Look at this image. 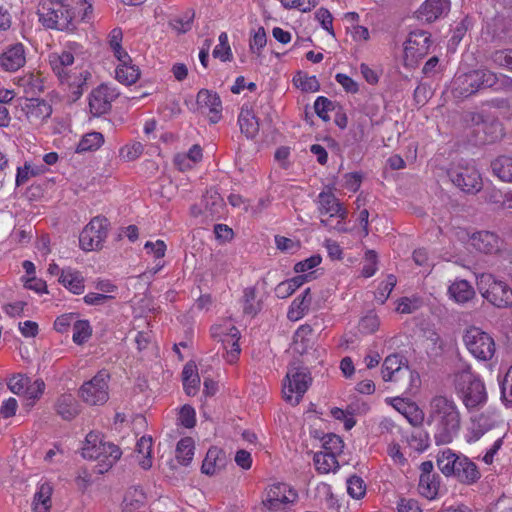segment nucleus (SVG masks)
Returning a JSON list of instances; mask_svg holds the SVG:
<instances>
[{
    "instance_id": "obj_1",
    "label": "nucleus",
    "mask_w": 512,
    "mask_h": 512,
    "mask_svg": "<svg viewBox=\"0 0 512 512\" xmlns=\"http://www.w3.org/2000/svg\"><path fill=\"white\" fill-rule=\"evenodd\" d=\"M429 420L434 425V440L437 445H446L458 437L462 418L453 398L434 396L430 401Z\"/></svg>"
},
{
    "instance_id": "obj_2",
    "label": "nucleus",
    "mask_w": 512,
    "mask_h": 512,
    "mask_svg": "<svg viewBox=\"0 0 512 512\" xmlns=\"http://www.w3.org/2000/svg\"><path fill=\"white\" fill-rule=\"evenodd\" d=\"M502 85L512 87V79L505 75L498 76L486 69L459 74L454 79V89L463 97H468L482 88L498 90Z\"/></svg>"
},
{
    "instance_id": "obj_3",
    "label": "nucleus",
    "mask_w": 512,
    "mask_h": 512,
    "mask_svg": "<svg viewBox=\"0 0 512 512\" xmlns=\"http://www.w3.org/2000/svg\"><path fill=\"white\" fill-rule=\"evenodd\" d=\"M437 466L445 476H453L459 482L472 485L480 479L476 464L464 455H458L447 448L439 452Z\"/></svg>"
},
{
    "instance_id": "obj_4",
    "label": "nucleus",
    "mask_w": 512,
    "mask_h": 512,
    "mask_svg": "<svg viewBox=\"0 0 512 512\" xmlns=\"http://www.w3.org/2000/svg\"><path fill=\"white\" fill-rule=\"evenodd\" d=\"M121 455L120 448L113 443L103 442L100 433L91 431L87 434L82 447V456L85 459L97 461V473L107 472Z\"/></svg>"
},
{
    "instance_id": "obj_5",
    "label": "nucleus",
    "mask_w": 512,
    "mask_h": 512,
    "mask_svg": "<svg viewBox=\"0 0 512 512\" xmlns=\"http://www.w3.org/2000/svg\"><path fill=\"white\" fill-rule=\"evenodd\" d=\"M455 387L461 393L462 402L468 412L481 409L487 403L485 384L469 368L455 374Z\"/></svg>"
},
{
    "instance_id": "obj_6",
    "label": "nucleus",
    "mask_w": 512,
    "mask_h": 512,
    "mask_svg": "<svg viewBox=\"0 0 512 512\" xmlns=\"http://www.w3.org/2000/svg\"><path fill=\"white\" fill-rule=\"evenodd\" d=\"M317 211L320 216V223L328 230L339 233H347L350 229L346 226L345 220L348 210L332 192H321L317 197Z\"/></svg>"
},
{
    "instance_id": "obj_7",
    "label": "nucleus",
    "mask_w": 512,
    "mask_h": 512,
    "mask_svg": "<svg viewBox=\"0 0 512 512\" xmlns=\"http://www.w3.org/2000/svg\"><path fill=\"white\" fill-rule=\"evenodd\" d=\"M49 61L54 73L62 82H66L74 100L80 98L84 92L90 73L80 71L78 74H69L67 68L74 62V56L70 52H62L61 55L52 54Z\"/></svg>"
},
{
    "instance_id": "obj_8",
    "label": "nucleus",
    "mask_w": 512,
    "mask_h": 512,
    "mask_svg": "<svg viewBox=\"0 0 512 512\" xmlns=\"http://www.w3.org/2000/svg\"><path fill=\"white\" fill-rule=\"evenodd\" d=\"M477 287L482 297L497 308L512 307V288L507 282L491 273L477 277Z\"/></svg>"
},
{
    "instance_id": "obj_9",
    "label": "nucleus",
    "mask_w": 512,
    "mask_h": 512,
    "mask_svg": "<svg viewBox=\"0 0 512 512\" xmlns=\"http://www.w3.org/2000/svg\"><path fill=\"white\" fill-rule=\"evenodd\" d=\"M447 175L453 185L464 193L476 194L482 189L481 175L469 162H453L447 170Z\"/></svg>"
},
{
    "instance_id": "obj_10",
    "label": "nucleus",
    "mask_w": 512,
    "mask_h": 512,
    "mask_svg": "<svg viewBox=\"0 0 512 512\" xmlns=\"http://www.w3.org/2000/svg\"><path fill=\"white\" fill-rule=\"evenodd\" d=\"M110 374L100 370L92 379L84 382L79 389V397L90 406L103 405L109 399Z\"/></svg>"
},
{
    "instance_id": "obj_11",
    "label": "nucleus",
    "mask_w": 512,
    "mask_h": 512,
    "mask_svg": "<svg viewBox=\"0 0 512 512\" xmlns=\"http://www.w3.org/2000/svg\"><path fill=\"white\" fill-rule=\"evenodd\" d=\"M468 351L478 360L488 361L495 354L496 347L492 336L478 327H470L463 335Z\"/></svg>"
},
{
    "instance_id": "obj_12",
    "label": "nucleus",
    "mask_w": 512,
    "mask_h": 512,
    "mask_svg": "<svg viewBox=\"0 0 512 512\" xmlns=\"http://www.w3.org/2000/svg\"><path fill=\"white\" fill-rule=\"evenodd\" d=\"M500 422V414L493 408H488L480 413L472 414L467 428V441L469 443L478 441L487 432L497 427Z\"/></svg>"
},
{
    "instance_id": "obj_13",
    "label": "nucleus",
    "mask_w": 512,
    "mask_h": 512,
    "mask_svg": "<svg viewBox=\"0 0 512 512\" xmlns=\"http://www.w3.org/2000/svg\"><path fill=\"white\" fill-rule=\"evenodd\" d=\"M108 225L109 222L105 217H94L80 233V247L85 251L100 249L107 238Z\"/></svg>"
},
{
    "instance_id": "obj_14",
    "label": "nucleus",
    "mask_w": 512,
    "mask_h": 512,
    "mask_svg": "<svg viewBox=\"0 0 512 512\" xmlns=\"http://www.w3.org/2000/svg\"><path fill=\"white\" fill-rule=\"evenodd\" d=\"M311 378L304 369H289L283 384V397L292 405H297L307 391Z\"/></svg>"
},
{
    "instance_id": "obj_15",
    "label": "nucleus",
    "mask_w": 512,
    "mask_h": 512,
    "mask_svg": "<svg viewBox=\"0 0 512 512\" xmlns=\"http://www.w3.org/2000/svg\"><path fill=\"white\" fill-rule=\"evenodd\" d=\"M297 498V494L284 483H276L269 487L262 503L270 511H283Z\"/></svg>"
},
{
    "instance_id": "obj_16",
    "label": "nucleus",
    "mask_w": 512,
    "mask_h": 512,
    "mask_svg": "<svg viewBox=\"0 0 512 512\" xmlns=\"http://www.w3.org/2000/svg\"><path fill=\"white\" fill-rule=\"evenodd\" d=\"M115 88L102 84L94 89L89 98L90 110L94 115H102L111 108V103L118 97Z\"/></svg>"
},
{
    "instance_id": "obj_17",
    "label": "nucleus",
    "mask_w": 512,
    "mask_h": 512,
    "mask_svg": "<svg viewBox=\"0 0 512 512\" xmlns=\"http://www.w3.org/2000/svg\"><path fill=\"white\" fill-rule=\"evenodd\" d=\"M198 109L209 116L211 123L215 124L221 119L222 102L219 95L208 89H201L197 93Z\"/></svg>"
},
{
    "instance_id": "obj_18",
    "label": "nucleus",
    "mask_w": 512,
    "mask_h": 512,
    "mask_svg": "<svg viewBox=\"0 0 512 512\" xmlns=\"http://www.w3.org/2000/svg\"><path fill=\"white\" fill-rule=\"evenodd\" d=\"M450 0H425L416 10L415 16L424 23H433L450 11Z\"/></svg>"
},
{
    "instance_id": "obj_19",
    "label": "nucleus",
    "mask_w": 512,
    "mask_h": 512,
    "mask_svg": "<svg viewBox=\"0 0 512 512\" xmlns=\"http://www.w3.org/2000/svg\"><path fill=\"white\" fill-rule=\"evenodd\" d=\"M57 12L53 17L43 18L44 20V27L48 29H56V30H87L86 27H79L75 24L76 14L74 12H71V10L63 5L59 4V7H57Z\"/></svg>"
},
{
    "instance_id": "obj_20",
    "label": "nucleus",
    "mask_w": 512,
    "mask_h": 512,
    "mask_svg": "<svg viewBox=\"0 0 512 512\" xmlns=\"http://www.w3.org/2000/svg\"><path fill=\"white\" fill-rule=\"evenodd\" d=\"M26 117L33 125H40L52 114V106L49 102L39 98H27L23 107Z\"/></svg>"
},
{
    "instance_id": "obj_21",
    "label": "nucleus",
    "mask_w": 512,
    "mask_h": 512,
    "mask_svg": "<svg viewBox=\"0 0 512 512\" xmlns=\"http://www.w3.org/2000/svg\"><path fill=\"white\" fill-rule=\"evenodd\" d=\"M404 358L398 354L388 355L382 364L381 375L385 382H398L409 372V367L404 366Z\"/></svg>"
},
{
    "instance_id": "obj_22",
    "label": "nucleus",
    "mask_w": 512,
    "mask_h": 512,
    "mask_svg": "<svg viewBox=\"0 0 512 512\" xmlns=\"http://www.w3.org/2000/svg\"><path fill=\"white\" fill-rule=\"evenodd\" d=\"M464 121L470 126H482L483 131L491 135L487 136L484 142H494L502 135L501 123L498 120H492L489 124L485 120V116L479 112H467L464 116Z\"/></svg>"
},
{
    "instance_id": "obj_23",
    "label": "nucleus",
    "mask_w": 512,
    "mask_h": 512,
    "mask_svg": "<svg viewBox=\"0 0 512 512\" xmlns=\"http://www.w3.org/2000/svg\"><path fill=\"white\" fill-rule=\"evenodd\" d=\"M430 38L426 34H410L404 45L405 60L414 61L427 55Z\"/></svg>"
},
{
    "instance_id": "obj_24",
    "label": "nucleus",
    "mask_w": 512,
    "mask_h": 512,
    "mask_svg": "<svg viewBox=\"0 0 512 512\" xmlns=\"http://www.w3.org/2000/svg\"><path fill=\"white\" fill-rule=\"evenodd\" d=\"M201 205L202 209L197 210L196 207L192 208V213L197 216L204 213L207 217H220L224 211V201L220 194L215 190H209L203 196Z\"/></svg>"
},
{
    "instance_id": "obj_25",
    "label": "nucleus",
    "mask_w": 512,
    "mask_h": 512,
    "mask_svg": "<svg viewBox=\"0 0 512 512\" xmlns=\"http://www.w3.org/2000/svg\"><path fill=\"white\" fill-rule=\"evenodd\" d=\"M471 244L482 253L493 254L500 250L502 241L493 232L479 231L471 236Z\"/></svg>"
},
{
    "instance_id": "obj_26",
    "label": "nucleus",
    "mask_w": 512,
    "mask_h": 512,
    "mask_svg": "<svg viewBox=\"0 0 512 512\" xmlns=\"http://www.w3.org/2000/svg\"><path fill=\"white\" fill-rule=\"evenodd\" d=\"M25 51L22 44L12 45L0 55V66L9 72L21 68L25 64Z\"/></svg>"
},
{
    "instance_id": "obj_27",
    "label": "nucleus",
    "mask_w": 512,
    "mask_h": 512,
    "mask_svg": "<svg viewBox=\"0 0 512 512\" xmlns=\"http://www.w3.org/2000/svg\"><path fill=\"white\" fill-rule=\"evenodd\" d=\"M55 410L63 420L67 421L74 419L80 412L79 404L71 394L60 395L56 400Z\"/></svg>"
},
{
    "instance_id": "obj_28",
    "label": "nucleus",
    "mask_w": 512,
    "mask_h": 512,
    "mask_svg": "<svg viewBox=\"0 0 512 512\" xmlns=\"http://www.w3.org/2000/svg\"><path fill=\"white\" fill-rule=\"evenodd\" d=\"M225 454L217 447L210 448L203 460L201 471L206 475H214L225 465Z\"/></svg>"
},
{
    "instance_id": "obj_29",
    "label": "nucleus",
    "mask_w": 512,
    "mask_h": 512,
    "mask_svg": "<svg viewBox=\"0 0 512 512\" xmlns=\"http://www.w3.org/2000/svg\"><path fill=\"white\" fill-rule=\"evenodd\" d=\"M448 294L458 304H464L472 300L475 290L467 280H455L448 288Z\"/></svg>"
},
{
    "instance_id": "obj_30",
    "label": "nucleus",
    "mask_w": 512,
    "mask_h": 512,
    "mask_svg": "<svg viewBox=\"0 0 512 512\" xmlns=\"http://www.w3.org/2000/svg\"><path fill=\"white\" fill-rule=\"evenodd\" d=\"M312 297L310 295V288H306L301 296L295 298L291 303L287 317L291 321H298L304 317L308 312L311 305Z\"/></svg>"
},
{
    "instance_id": "obj_31",
    "label": "nucleus",
    "mask_w": 512,
    "mask_h": 512,
    "mask_svg": "<svg viewBox=\"0 0 512 512\" xmlns=\"http://www.w3.org/2000/svg\"><path fill=\"white\" fill-rule=\"evenodd\" d=\"M313 273L297 275L291 279L279 283L275 288V294L280 299L291 296L298 288L311 279Z\"/></svg>"
},
{
    "instance_id": "obj_32",
    "label": "nucleus",
    "mask_w": 512,
    "mask_h": 512,
    "mask_svg": "<svg viewBox=\"0 0 512 512\" xmlns=\"http://www.w3.org/2000/svg\"><path fill=\"white\" fill-rule=\"evenodd\" d=\"M58 281L74 294H81L84 291V279L81 273L71 268L62 269Z\"/></svg>"
},
{
    "instance_id": "obj_33",
    "label": "nucleus",
    "mask_w": 512,
    "mask_h": 512,
    "mask_svg": "<svg viewBox=\"0 0 512 512\" xmlns=\"http://www.w3.org/2000/svg\"><path fill=\"white\" fill-rule=\"evenodd\" d=\"M152 446L151 436H142L136 444V459L138 464L145 470L152 467Z\"/></svg>"
},
{
    "instance_id": "obj_34",
    "label": "nucleus",
    "mask_w": 512,
    "mask_h": 512,
    "mask_svg": "<svg viewBox=\"0 0 512 512\" xmlns=\"http://www.w3.org/2000/svg\"><path fill=\"white\" fill-rule=\"evenodd\" d=\"M52 491L53 488L49 483H42L38 486L32 503L34 512H50Z\"/></svg>"
},
{
    "instance_id": "obj_35",
    "label": "nucleus",
    "mask_w": 512,
    "mask_h": 512,
    "mask_svg": "<svg viewBox=\"0 0 512 512\" xmlns=\"http://www.w3.org/2000/svg\"><path fill=\"white\" fill-rule=\"evenodd\" d=\"M337 457L324 451L314 453L313 463L316 471L320 474L336 472L339 469Z\"/></svg>"
},
{
    "instance_id": "obj_36",
    "label": "nucleus",
    "mask_w": 512,
    "mask_h": 512,
    "mask_svg": "<svg viewBox=\"0 0 512 512\" xmlns=\"http://www.w3.org/2000/svg\"><path fill=\"white\" fill-rule=\"evenodd\" d=\"M17 85L23 89L24 94L37 95L43 92V79L38 74L27 73L17 79Z\"/></svg>"
},
{
    "instance_id": "obj_37",
    "label": "nucleus",
    "mask_w": 512,
    "mask_h": 512,
    "mask_svg": "<svg viewBox=\"0 0 512 512\" xmlns=\"http://www.w3.org/2000/svg\"><path fill=\"white\" fill-rule=\"evenodd\" d=\"M241 132L247 138H254L259 131V123L253 111L249 108H242L238 117Z\"/></svg>"
},
{
    "instance_id": "obj_38",
    "label": "nucleus",
    "mask_w": 512,
    "mask_h": 512,
    "mask_svg": "<svg viewBox=\"0 0 512 512\" xmlns=\"http://www.w3.org/2000/svg\"><path fill=\"white\" fill-rule=\"evenodd\" d=\"M440 489V477L438 474L431 476H420L418 490L427 499H435Z\"/></svg>"
},
{
    "instance_id": "obj_39",
    "label": "nucleus",
    "mask_w": 512,
    "mask_h": 512,
    "mask_svg": "<svg viewBox=\"0 0 512 512\" xmlns=\"http://www.w3.org/2000/svg\"><path fill=\"white\" fill-rule=\"evenodd\" d=\"M116 79L124 85H132L137 82L140 77V70L136 65L119 63L115 69Z\"/></svg>"
},
{
    "instance_id": "obj_40",
    "label": "nucleus",
    "mask_w": 512,
    "mask_h": 512,
    "mask_svg": "<svg viewBox=\"0 0 512 512\" xmlns=\"http://www.w3.org/2000/svg\"><path fill=\"white\" fill-rule=\"evenodd\" d=\"M493 174L504 182H512V157L501 156L491 163Z\"/></svg>"
},
{
    "instance_id": "obj_41",
    "label": "nucleus",
    "mask_w": 512,
    "mask_h": 512,
    "mask_svg": "<svg viewBox=\"0 0 512 512\" xmlns=\"http://www.w3.org/2000/svg\"><path fill=\"white\" fill-rule=\"evenodd\" d=\"M93 2L94 0H79L77 3L80 8L78 14L76 15L75 24L79 27L81 25L89 24L90 28L95 29L94 27V19L95 15L93 14ZM89 29V27H86Z\"/></svg>"
},
{
    "instance_id": "obj_42",
    "label": "nucleus",
    "mask_w": 512,
    "mask_h": 512,
    "mask_svg": "<svg viewBox=\"0 0 512 512\" xmlns=\"http://www.w3.org/2000/svg\"><path fill=\"white\" fill-rule=\"evenodd\" d=\"M232 334L228 338H224L223 340V347L226 350V361L229 363H234L240 354V346H239V339H240V332L237 328H232Z\"/></svg>"
},
{
    "instance_id": "obj_43",
    "label": "nucleus",
    "mask_w": 512,
    "mask_h": 512,
    "mask_svg": "<svg viewBox=\"0 0 512 512\" xmlns=\"http://www.w3.org/2000/svg\"><path fill=\"white\" fill-rule=\"evenodd\" d=\"M393 407L403 414L411 424L418 425L422 421V416L414 404H408L401 398L393 399Z\"/></svg>"
},
{
    "instance_id": "obj_44",
    "label": "nucleus",
    "mask_w": 512,
    "mask_h": 512,
    "mask_svg": "<svg viewBox=\"0 0 512 512\" xmlns=\"http://www.w3.org/2000/svg\"><path fill=\"white\" fill-rule=\"evenodd\" d=\"M194 456V441L190 437L182 438L176 446V459L184 466L189 465Z\"/></svg>"
},
{
    "instance_id": "obj_45",
    "label": "nucleus",
    "mask_w": 512,
    "mask_h": 512,
    "mask_svg": "<svg viewBox=\"0 0 512 512\" xmlns=\"http://www.w3.org/2000/svg\"><path fill=\"white\" fill-rule=\"evenodd\" d=\"M104 137L100 132H91L85 134L77 145L76 152L84 153L95 151L101 147Z\"/></svg>"
},
{
    "instance_id": "obj_46",
    "label": "nucleus",
    "mask_w": 512,
    "mask_h": 512,
    "mask_svg": "<svg viewBox=\"0 0 512 512\" xmlns=\"http://www.w3.org/2000/svg\"><path fill=\"white\" fill-rule=\"evenodd\" d=\"M122 41V34H113L109 40V47L119 63L130 64L132 59L126 49L123 47Z\"/></svg>"
},
{
    "instance_id": "obj_47",
    "label": "nucleus",
    "mask_w": 512,
    "mask_h": 512,
    "mask_svg": "<svg viewBox=\"0 0 512 512\" xmlns=\"http://www.w3.org/2000/svg\"><path fill=\"white\" fill-rule=\"evenodd\" d=\"M293 83L304 92H317L320 89V83L316 76H308L303 72H298L293 77Z\"/></svg>"
},
{
    "instance_id": "obj_48",
    "label": "nucleus",
    "mask_w": 512,
    "mask_h": 512,
    "mask_svg": "<svg viewBox=\"0 0 512 512\" xmlns=\"http://www.w3.org/2000/svg\"><path fill=\"white\" fill-rule=\"evenodd\" d=\"M194 17V11L187 10L182 16L170 19L169 25L175 32H189L193 28Z\"/></svg>"
},
{
    "instance_id": "obj_49",
    "label": "nucleus",
    "mask_w": 512,
    "mask_h": 512,
    "mask_svg": "<svg viewBox=\"0 0 512 512\" xmlns=\"http://www.w3.org/2000/svg\"><path fill=\"white\" fill-rule=\"evenodd\" d=\"M344 442L340 436L330 433L322 438V451L339 456L343 453Z\"/></svg>"
},
{
    "instance_id": "obj_50",
    "label": "nucleus",
    "mask_w": 512,
    "mask_h": 512,
    "mask_svg": "<svg viewBox=\"0 0 512 512\" xmlns=\"http://www.w3.org/2000/svg\"><path fill=\"white\" fill-rule=\"evenodd\" d=\"M91 336V326L87 320H75L72 339L76 344H83Z\"/></svg>"
},
{
    "instance_id": "obj_51",
    "label": "nucleus",
    "mask_w": 512,
    "mask_h": 512,
    "mask_svg": "<svg viewBox=\"0 0 512 512\" xmlns=\"http://www.w3.org/2000/svg\"><path fill=\"white\" fill-rule=\"evenodd\" d=\"M340 21L343 24L345 32H369V28L365 25L359 24V15L356 12L345 13Z\"/></svg>"
},
{
    "instance_id": "obj_52",
    "label": "nucleus",
    "mask_w": 512,
    "mask_h": 512,
    "mask_svg": "<svg viewBox=\"0 0 512 512\" xmlns=\"http://www.w3.org/2000/svg\"><path fill=\"white\" fill-rule=\"evenodd\" d=\"M397 283V279L393 274L386 277L385 281L381 282L375 292V299L380 303L384 304L390 296L392 290Z\"/></svg>"
},
{
    "instance_id": "obj_53",
    "label": "nucleus",
    "mask_w": 512,
    "mask_h": 512,
    "mask_svg": "<svg viewBox=\"0 0 512 512\" xmlns=\"http://www.w3.org/2000/svg\"><path fill=\"white\" fill-rule=\"evenodd\" d=\"M212 55L214 58L220 59L223 62L232 59V51L228 43L227 34L219 35V43L215 46Z\"/></svg>"
},
{
    "instance_id": "obj_54",
    "label": "nucleus",
    "mask_w": 512,
    "mask_h": 512,
    "mask_svg": "<svg viewBox=\"0 0 512 512\" xmlns=\"http://www.w3.org/2000/svg\"><path fill=\"white\" fill-rule=\"evenodd\" d=\"M428 440H429L428 434L421 430L413 431L407 437L408 445L418 452H422L425 449H427V447L429 445Z\"/></svg>"
},
{
    "instance_id": "obj_55",
    "label": "nucleus",
    "mask_w": 512,
    "mask_h": 512,
    "mask_svg": "<svg viewBox=\"0 0 512 512\" xmlns=\"http://www.w3.org/2000/svg\"><path fill=\"white\" fill-rule=\"evenodd\" d=\"M334 109V103L324 96H319L314 102V110L318 117L324 121H329V111Z\"/></svg>"
},
{
    "instance_id": "obj_56",
    "label": "nucleus",
    "mask_w": 512,
    "mask_h": 512,
    "mask_svg": "<svg viewBox=\"0 0 512 512\" xmlns=\"http://www.w3.org/2000/svg\"><path fill=\"white\" fill-rule=\"evenodd\" d=\"M347 492L352 498H362L366 492L364 481L358 476L350 477L347 480Z\"/></svg>"
},
{
    "instance_id": "obj_57",
    "label": "nucleus",
    "mask_w": 512,
    "mask_h": 512,
    "mask_svg": "<svg viewBox=\"0 0 512 512\" xmlns=\"http://www.w3.org/2000/svg\"><path fill=\"white\" fill-rule=\"evenodd\" d=\"M144 151V146L140 142H134L121 148L120 156L125 161H134L139 158Z\"/></svg>"
},
{
    "instance_id": "obj_58",
    "label": "nucleus",
    "mask_w": 512,
    "mask_h": 512,
    "mask_svg": "<svg viewBox=\"0 0 512 512\" xmlns=\"http://www.w3.org/2000/svg\"><path fill=\"white\" fill-rule=\"evenodd\" d=\"M377 271V254L373 250L365 253V261L362 267L361 275L365 278L372 277Z\"/></svg>"
},
{
    "instance_id": "obj_59",
    "label": "nucleus",
    "mask_w": 512,
    "mask_h": 512,
    "mask_svg": "<svg viewBox=\"0 0 512 512\" xmlns=\"http://www.w3.org/2000/svg\"><path fill=\"white\" fill-rule=\"evenodd\" d=\"M232 328L236 327L229 321H224L222 324H215L211 327V335L223 343L224 338H228L232 334Z\"/></svg>"
},
{
    "instance_id": "obj_60",
    "label": "nucleus",
    "mask_w": 512,
    "mask_h": 512,
    "mask_svg": "<svg viewBox=\"0 0 512 512\" xmlns=\"http://www.w3.org/2000/svg\"><path fill=\"white\" fill-rule=\"evenodd\" d=\"M501 398L506 404L512 405V366L501 382Z\"/></svg>"
},
{
    "instance_id": "obj_61",
    "label": "nucleus",
    "mask_w": 512,
    "mask_h": 512,
    "mask_svg": "<svg viewBox=\"0 0 512 512\" xmlns=\"http://www.w3.org/2000/svg\"><path fill=\"white\" fill-rule=\"evenodd\" d=\"M195 416L194 408L190 405H184L180 410L178 420L182 426L192 428L196 422Z\"/></svg>"
},
{
    "instance_id": "obj_62",
    "label": "nucleus",
    "mask_w": 512,
    "mask_h": 512,
    "mask_svg": "<svg viewBox=\"0 0 512 512\" xmlns=\"http://www.w3.org/2000/svg\"><path fill=\"white\" fill-rule=\"evenodd\" d=\"M495 64L508 68L512 71V50H498L492 54Z\"/></svg>"
},
{
    "instance_id": "obj_63",
    "label": "nucleus",
    "mask_w": 512,
    "mask_h": 512,
    "mask_svg": "<svg viewBox=\"0 0 512 512\" xmlns=\"http://www.w3.org/2000/svg\"><path fill=\"white\" fill-rule=\"evenodd\" d=\"M29 379L22 375L12 377L8 382V387L14 394H21L26 392Z\"/></svg>"
},
{
    "instance_id": "obj_64",
    "label": "nucleus",
    "mask_w": 512,
    "mask_h": 512,
    "mask_svg": "<svg viewBox=\"0 0 512 512\" xmlns=\"http://www.w3.org/2000/svg\"><path fill=\"white\" fill-rule=\"evenodd\" d=\"M398 512H422L417 500L411 498H401L397 503Z\"/></svg>"
}]
</instances>
